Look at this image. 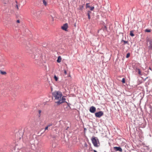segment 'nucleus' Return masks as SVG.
I'll list each match as a JSON object with an SVG mask.
<instances>
[{
    "label": "nucleus",
    "mask_w": 152,
    "mask_h": 152,
    "mask_svg": "<svg viewBox=\"0 0 152 152\" xmlns=\"http://www.w3.org/2000/svg\"><path fill=\"white\" fill-rule=\"evenodd\" d=\"M84 8V6H83V5H80L79 6V7L78 8L79 10H83V9Z\"/></svg>",
    "instance_id": "ddd939ff"
},
{
    "label": "nucleus",
    "mask_w": 152,
    "mask_h": 152,
    "mask_svg": "<svg viewBox=\"0 0 152 152\" xmlns=\"http://www.w3.org/2000/svg\"><path fill=\"white\" fill-rule=\"evenodd\" d=\"M61 29L65 31H67V29L68 28V25L67 23H65L61 26Z\"/></svg>",
    "instance_id": "39448f33"
},
{
    "label": "nucleus",
    "mask_w": 152,
    "mask_h": 152,
    "mask_svg": "<svg viewBox=\"0 0 152 152\" xmlns=\"http://www.w3.org/2000/svg\"><path fill=\"white\" fill-rule=\"evenodd\" d=\"M35 63H37H37H36V62H35Z\"/></svg>",
    "instance_id": "473e14b6"
},
{
    "label": "nucleus",
    "mask_w": 152,
    "mask_h": 152,
    "mask_svg": "<svg viewBox=\"0 0 152 152\" xmlns=\"http://www.w3.org/2000/svg\"><path fill=\"white\" fill-rule=\"evenodd\" d=\"M148 49L149 50H152V42H150V45L148 46Z\"/></svg>",
    "instance_id": "1a4fd4ad"
},
{
    "label": "nucleus",
    "mask_w": 152,
    "mask_h": 152,
    "mask_svg": "<svg viewBox=\"0 0 152 152\" xmlns=\"http://www.w3.org/2000/svg\"><path fill=\"white\" fill-rule=\"evenodd\" d=\"M52 95L54 98V100L56 103L59 105L62 103L66 102L69 106V104L65 101L66 99L65 96H62V93L59 91H55L52 93Z\"/></svg>",
    "instance_id": "f257e3e1"
},
{
    "label": "nucleus",
    "mask_w": 152,
    "mask_h": 152,
    "mask_svg": "<svg viewBox=\"0 0 152 152\" xmlns=\"http://www.w3.org/2000/svg\"><path fill=\"white\" fill-rule=\"evenodd\" d=\"M89 13L90 14L91 13V12L90 11H88V13Z\"/></svg>",
    "instance_id": "cd10ccee"
},
{
    "label": "nucleus",
    "mask_w": 152,
    "mask_h": 152,
    "mask_svg": "<svg viewBox=\"0 0 152 152\" xmlns=\"http://www.w3.org/2000/svg\"><path fill=\"white\" fill-rule=\"evenodd\" d=\"M47 0H42L43 3V4H44V5L45 6H46L47 5Z\"/></svg>",
    "instance_id": "f8f14e48"
},
{
    "label": "nucleus",
    "mask_w": 152,
    "mask_h": 152,
    "mask_svg": "<svg viewBox=\"0 0 152 152\" xmlns=\"http://www.w3.org/2000/svg\"><path fill=\"white\" fill-rule=\"evenodd\" d=\"M103 112L102 111H100L96 113L95 114L96 117L99 118L103 115Z\"/></svg>",
    "instance_id": "20e7f679"
},
{
    "label": "nucleus",
    "mask_w": 152,
    "mask_h": 152,
    "mask_svg": "<svg viewBox=\"0 0 152 152\" xmlns=\"http://www.w3.org/2000/svg\"><path fill=\"white\" fill-rule=\"evenodd\" d=\"M122 82L123 83H125V79L124 78H123L122 79Z\"/></svg>",
    "instance_id": "4be33fe9"
},
{
    "label": "nucleus",
    "mask_w": 152,
    "mask_h": 152,
    "mask_svg": "<svg viewBox=\"0 0 152 152\" xmlns=\"http://www.w3.org/2000/svg\"><path fill=\"white\" fill-rule=\"evenodd\" d=\"M41 110H38V113H39V117H40L41 116Z\"/></svg>",
    "instance_id": "a211bd4d"
},
{
    "label": "nucleus",
    "mask_w": 152,
    "mask_h": 152,
    "mask_svg": "<svg viewBox=\"0 0 152 152\" xmlns=\"http://www.w3.org/2000/svg\"><path fill=\"white\" fill-rule=\"evenodd\" d=\"M89 111L91 113H94L96 111V108L94 106H91L90 108Z\"/></svg>",
    "instance_id": "423d86ee"
},
{
    "label": "nucleus",
    "mask_w": 152,
    "mask_h": 152,
    "mask_svg": "<svg viewBox=\"0 0 152 152\" xmlns=\"http://www.w3.org/2000/svg\"><path fill=\"white\" fill-rule=\"evenodd\" d=\"M39 54H36L35 55L34 57V58L36 60H39Z\"/></svg>",
    "instance_id": "9d476101"
},
{
    "label": "nucleus",
    "mask_w": 152,
    "mask_h": 152,
    "mask_svg": "<svg viewBox=\"0 0 152 152\" xmlns=\"http://www.w3.org/2000/svg\"><path fill=\"white\" fill-rule=\"evenodd\" d=\"M130 35L131 36L133 37V31L132 30L130 31Z\"/></svg>",
    "instance_id": "aec40b11"
},
{
    "label": "nucleus",
    "mask_w": 152,
    "mask_h": 152,
    "mask_svg": "<svg viewBox=\"0 0 152 152\" xmlns=\"http://www.w3.org/2000/svg\"><path fill=\"white\" fill-rule=\"evenodd\" d=\"M90 16H88V19L90 20Z\"/></svg>",
    "instance_id": "7c9ffc66"
},
{
    "label": "nucleus",
    "mask_w": 152,
    "mask_h": 152,
    "mask_svg": "<svg viewBox=\"0 0 152 152\" xmlns=\"http://www.w3.org/2000/svg\"><path fill=\"white\" fill-rule=\"evenodd\" d=\"M17 22L18 23H20V21L19 20H17Z\"/></svg>",
    "instance_id": "c85d7f7f"
},
{
    "label": "nucleus",
    "mask_w": 152,
    "mask_h": 152,
    "mask_svg": "<svg viewBox=\"0 0 152 152\" xmlns=\"http://www.w3.org/2000/svg\"><path fill=\"white\" fill-rule=\"evenodd\" d=\"M136 72H137L138 74L140 75H142V74L141 72L140 69L138 68H136L135 70Z\"/></svg>",
    "instance_id": "6e6552de"
},
{
    "label": "nucleus",
    "mask_w": 152,
    "mask_h": 152,
    "mask_svg": "<svg viewBox=\"0 0 152 152\" xmlns=\"http://www.w3.org/2000/svg\"><path fill=\"white\" fill-rule=\"evenodd\" d=\"M87 15L88 16H90V14L89 13H87Z\"/></svg>",
    "instance_id": "c756f323"
},
{
    "label": "nucleus",
    "mask_w": 152,
    "mask_h": 152,
    "mask_svg": "<svg viewBox=\"0 0 152 152\" xmlns=\"http://www.w3.org/2000/svg\"><path fill=\"white\" fill-rule=\"evenodd\" d=\"M64 74L66 75L67 74V72L66 70H64Z\"/></svg>",
    "instance_id": "a878e982"
},
{
    "label": "nucleus",
    "mask_w": 152,
    "mask_h": 152,
    "mask_svg": "<svg viewBox=\"0 0 152 152\" xmlns=\"http://www.w3.org/2000/svg\"><path fill=\"white\" fill-rule=\"evenodd\" d=\"M6 63L4 59L2 57H0V69H4Z\"/></svg>",
    "instance_id": "7ed1b4c3"
},
{
    "label": "nucleus",
    "mask_w": 152,
    "mask_h": 152,
    "mask_svg": "<svg viewBox=\"0 0 152 152\" xmlns=\"http://www.w3.org/2000/svg\"><path fill=\"white\" fill-rule=\"evenodd\" d=\"M114 148L116 151H122V148L120 147H114Z\"/></svg>",
    "instance_id": "0eeeda50"
},
{
    "label": "nucleus",
    "mask_w": 152,
    "mask_h": 152,
    "mask_svg": "<svg viewBox=\"0 0 152 152\" xmlns=\"http://www.w3.org/2000/svg\"><path fill=\"white\" fill-rule=\"evenodd\" d=\"M52 124H48V125L47 126L48 127H49L50 126H52Z\"/></svg>",
    "instance_id": "393cba45"
},
{
    "label": "nucleus",
    "mask_w": 152,
    "mask_h": 152,
    "mask_svg": "<svg viewBox=\"0 0 152 152\" xmlns=\"http://www.w3.org/2000/svg\"><path fill=\"white\" fill-rule=\"evenodd\" d=\"M89 8H90V10L91 11L93 10L94 8V7H90Z\"/></svg>",
    "instance_id": "412c9836"
},
{
    "label": "nucleus",
    "mask_w": 152,
    "mask_h": 152,
    "mask_svg": "<svg viewBox=\"0 0 152 152\" xmlns=\"http://www.w3.org/2000/svg\"><path fill=\"white\" fill-rule=\"evenodd\" d=\"M94 152H97V151L96 150H94Z\"/></svg>",
    "instance_id": "2f4dec72"
},
{
    "label": "nucleus",
    "mask_w": 152,
    "mask_h": 152,
    "mask_svg": "<svg viewBox=\"0 0 152 152\" xmlns=\"http://www.w3.org/2000/svg\"><path fill=\"white\" fill-rule=\"evenodd\" d=\"M145 32H151V30L150 29H146L145 31Z\"/></svg>",
    "instance_id": "6ab92c4d"
},
{
    "label": "nucleus",
    "mask_w": 152,
    "mask_h": 152,
    "mask_svg": "<svg viewBox=\"0 0 152 152\" xmlns=\"http://www.w3.org/2000/svg\"><path fill=\"white\" fill-rule=\"evenodd\" d=\"M89 4V3H87L86 4V8H89L90 7V6L88 5Z\"/></svg>",
    "instance_id": "5701e85b"
},
{
    "label": "nucleus",
    "mask_w": 152,
    "mask_h": 152,
    "mask_svg": "<svg viewBox=\"0 0 152 152\" xmlns=\"http://www.w3.org/2000/svg\"><path fill=\"white\" fill-rule=\"evenodd\" d=\"M121 42H123L124 44L125 45L126 44H128V42L127 41H126L123 40H122L121 41Z\"/></svg>",
    "instance_id": "4468645a"
},
{
    "label": "nucleus",
    "mask_w": 152,
    "mask_h": 152,
    "mask_svg": "<svg viewBox=\"0 0 152 152\" xmlns=\"http://www.w3.org/2000/svg\"><path fill=\"white\" fill-rule=\"evenodd\" d=\"M91 140L94 147H98L99 146V142L97 137L93 136L91 138Z\"/></svg>",
    "instance_id": "f03ea898"
},
{
    "label": "nucleus",
    "mask_w": 152,
    "mask_h": 152,
    "mask_svg": "<svg viewBox=\"0 0 152 152\" xmlns=\"http://www.w3.org/2000/svg\"><path fill=\"white\" fill-rule=\"evenodd\" d=\"M54 79L56 81H57L58 80V78L56 77V75H54Z\"/></svg>",
    "instance_id": "f3484780"
},
{
    "label": "nucleus",
    "mask_w": 152,
    "mask_h": 152,
    "mask_svg": "<svg viewBox=\"0 0 152 152\" xmlns=\"http://www.w3.org/2000/svg\"><path fill=\"white\" fill-rule=\"evenodd\" d=\"M48 127L47 126L45 128V130H46L48 129Z\"/></svg>",
    "instance_id": "bb28decb"
},
{
    "label": "nucleus",
    "mask_w": 152,
    "mask_h": 152,
    "mask_svg": "<svg viewBox=\"0 0 152 152\" xmlns=\"http://www.w3.org/2000/svg\"><path fill=\"white\" fill-rule=\"evenodd\" d=\"M61 60V58L60 56H59L58 57V59L57 60V61L58 63H60Z\"/></svg>",
    "instance_id": "9b49d317"
},
{
    "label": "nucleus",
    "mask_w": 152,
    "mask_h": 152,
    "mask_svg": "<svg viewBox=\"0 0 152 152\" xmlns=\"http://www.w3.org/2000/svg\"><path fill=\"white\" fill-rule=\"evenodd\" d=\"M0 72L2 75H5L6 74H7L6 72H5V71H3L1 70H0Z\"/></svg>",
    "instance_id": "2eb2a0df"
},
{
    "label": "nucleus",
    "mask_w": 152,
    "mask_h": 152,
    "mask_svg": "<svg viewBox=\"0 0 152 152\" xmlns=\"http://www.w3.org/2000/svg\"><path fill=\"white\" fill-rule=\"evenodd\" d=\"M15 2H16V3L17 4L15 5V7L17 8V10H18L19 8H18V5L17 4L18 2H17V1H15Z\"/></svg>",
    "instance_id": "dca6fc26"
},
{
    "label": "nucleus",
    "mask_w": 152,
    "mask_h": 152,
    "mask_svg": "<svg viewBox=\"0 0 152 152\" xmlns=\"http://www.w3.org/2000/svg\"><path fill=\"white\" fill-rule=\"evenodd\" d=\"M130 53H127V55H126V57L127 58H128L129 57V56H130Z\"/></svg>",
    "instance_id": "b1692460"
}]
</instances>
